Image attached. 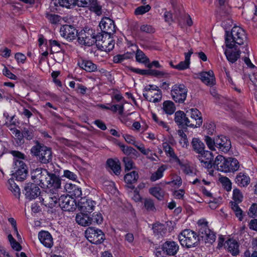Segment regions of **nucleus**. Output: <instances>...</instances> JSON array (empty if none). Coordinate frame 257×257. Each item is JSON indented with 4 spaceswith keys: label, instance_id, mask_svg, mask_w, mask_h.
Instances as JSON below:
<instances>
[{
    "label": "nucleus",
    "instance_id": "nucleus-1",
    "mask_svg": "<svg viewBox=\"0 0 257 257\" xmlns=\"http://www.w3.org/2000/svg\"><path fill=\"white\" fill-rule=\"evenodd\" d=\"M31 178L34 182L41 187H50L53 185H58L60 179L54 174H49L45 170L37 168L31 172Z\"/></svg>",
    "mask_w": 257,
    "mask_h": 257
},
{
    "label": "nucleus",
    "instance_id": "nucleus-2",
    "mask_svg": "<svg viewBox=\"0 0 257 257\" xmlns=\"http://www.w3.org/2000/svg\"><path fill=\"white\" fill-rule=\"evenodd\" d=\"M214 168L225 173L237 171L240 167L238 160L234 158H225L222 155H218L214 161Z\"/></svg>",
    "mask_w": 257,
    "mask_h": 257
},
{
    "label": "nucleus",
    "instance_id": "nucleus-3",
    "mask_svg": "<svg viewBox=\"0 0 257 257\" xmlns=\"http://www.w3.org/2000/svg\"><path fill=\"white\" fill-rule=\"evenodd\" d=\"M246 35L244 30L238 26H234L231 33H226L225 45L226 47L232 49L235 48L236 45H241L246 40Z\"/></svg>",
    "mask_w": 257,
    "mask_h": 257
},
{
    "label": "nucleus",
    "instance_id": "nucleus-4",
    "mask_svg": "<svg viewBox=\"0 0 257 257\" xmlns=\"http://www.w3.org/2000/svg\"><path fill=\"white\" fill-rule=\"evenodd\" d=\"M61 182L58 183V185H53L50 187V189L42 198V202L46 206L52 208L59 204V198L60 197L62 188Z\"/></svg>",
    "mask_w": 257,
    "mask_h": 257
},
{
    "label": "nucleus",
    "instance_id": "nucleus-5",
    "mask_svg": "<svg viewBox=\"0 0 257 257\" xmlns=\"http://www.w3.org/2000/svg\"><path fill=\"white\" fill-rule=\"evenodd\" d=\"M31 152L42 163L47 164L52 160L51 149L38 142L32 148Z\"/></svg>",
    "mask_w": 257,
    "mask_h": 257
},
{
    "label": "nucleus",
    "instance_id": "nucleus-6",
    "mask_svg": "<svg viewBox=\"0 0 257 257\" xmlns=\"http://www.w3.org/2000/svg\"><path fill=\"white\" fill-rule=\"evenodd\" d=\"M178 239L183 246L187 248L198 245L199 241L198 235L190 229H185L178 235Z\"/></svg>",
    "mask_w": 257,
    "mask_h": 257
},
{
    "label": "nucleus",
    "instance_id": "nucleus-7",
    "mask_svg": "<svg viewBox=\"0 0 257 257\" xmlns=\"http://www.w3.org/2000/svg\"><path fill=\"white\" fill-rule=\"evenodd\" d=\"M199 235L206 243L212 244L216 239V235L208 226V222L204 219H201L197 222Z\"/></svg>",
    "mask_w": 257,
    "mask_h": 257
},
{
    "label": "nucleus",
    "instance_id": "nucleus-8",
    "mask_svg": "<svg viewBox=\"0 0 257 257\" xmlns=\"http://www.w3.org/2000/svg\"><path fill=\"white\" fill-rule=\"evenodd\" d=\"M188 90L183 84H176L172 86L171 95L176 103H182L186 99Z\"/></svg>",
    "mask_w": 257,
    "mask_h": 257
},
{
    "label": "nucleus",
    "instance_id": "nucleus-9",
    "mask_svg": "<svg viewBox=\"0 0 257 257\" xmlns=\"http://www.w3.org/2000/svg\"><path fill=\"white\" fill-rule=\"evenodd\" d=\"M143 95L147 100L153 102H158L162 99L161 90L153 85H149L144 88Z\"/></svg>",
    "mask_w": 257,
    "mask_h": 257
},
{
    "label": "nucleus",
    "instance_id": "nucleus-10",
    "mask_svg": "<svg viewBox=\"0 0 257 257\" xmlns=\"http://www.w3.org/2000/svg\"><path fill=\"white\" fill-rule=\"evenodd\" d=\"M85 236L88 240L94 244H100L104 239V234L102 231L93 227H88L85 231Z\"/></svg>",
    "mask_w": 257,
    "mask_h": 257
},
{
    "label": "nucleus",
    "instance_id": "nucleus-11",
    "mask_svg": "<svg viewBox=\"0 0 257 257\" xmlns=\"http://www.w3.org/2000/svg\"><path fill=\"white\" fill-rule=\"evenodd\" d=\"M77 37L78 41L80 44L90 46L95 43L94 33L92 29L81 31Z\"/></svg>",
    "mask_w": 257,
    "mask_h": 257
},
{
    "label": "nucleus",
    "instance_id": "nucleus-12",
    "mask_svg": "<svg viewBox=\"0 0 257 257\" xmlns=\"http://www.w3.org/2000/svg\"><path fill=\"white\" fill-rule=\"evenodd\" d=\"M59 206L64 211H73L76 207L75 200L70 195H60Z\"/></svg>",
    "mask_w": 257,
    "mask_h": 257
},
{
    "label": "nucleus",
    "instance_id": "nucleus-13",
    "mask_svg": "<svg viewBox=\"0 0 257 257\" xmlns=\"http://www.w3.org/2000/svg\"><path fill=\"white\" fill-rule=\"evenodd\" d=\"M187 113L190 115L191 119H189V126L197 127L202 123V118L201 112L196 108H191L187 111Z\"/></svg>",
    "mask_w": 257,
    "mask_h": 257
},
{
    "label": "nucleus",
    "instance_id": "nucleus-14",
    "mask_svg": "<svg viewBox=\"0 0 257 257\" xmlns=\"http://www.w3.org/2000/svg\"><path fill=\"white\" fill-rule=\"evenodd\" d=\"M216 147L219 151L227 153L231 147L230 139L226 136L220 135L216 138Z\"/></svg>",
    "mask_w": 257,
    "mask_h": 257
},
{
    "label": "nucleus",
    "instance_id": "nucleus-15",
    "mask_svg": "<svg viewBox=\"0 0 257 257\" xmlns=\"http://www.w3.org/2000/svg\"><path fill=\"white\" fill-rule=\"evenodd\" d=\"M99 27L103 33L105 35H111L115 31V27L114 22L110 19L103 18L99 23Z\"/></svg>",
    "mask_w": 257,
    "mask_h": 257
},
{
    "label": "nucleus",
    "instance_id": "nucleus-16",
    "mask_svg": "<svg viewBox=\"0 0 257 257\" xmlns=\"http://www.w3.org/2000/svg\"><path fill=\"white\" fill-rule=\"evenodd\" d=\"M96 203L93 200L86 198H81L79 201L78 207L83 213H90L95 207Z\"/></svg>",
    "mask_w": 257,
    "mask_h": 257
},
{
    "label": "nucleus",
    "instance_id": "nucleus-17",
    "mask_svg": "<svg viewBox=\"0 0 257 257\" xmlns=\"http://www.w3.org/2000/svg\"><path fill=\"white\" fill-rule=\"evenodd\" d=\"M197 158L200 161L203 167L208 169L212 167V162L213 160V156L212 153L210 151L204 150L198 154Z\"/></svg>",
    "mask_w": 257,
    "mask_h": 257
},
{
    "label": "nucleus",
    "instance_id": "nucleus-18",
    "mask_svg": "<svg viewBox=\"0 0 257 257\" xmlns=\"http://www.w3.org/2000/svg\"><path fill=\"white\" fill-rule=\"evenodd\" d=\"M179 248L178 244L174 241H167L162 246L163 252L169 255H174L177 253Z\"/></svg>",
    "mask_w": 257,
    "mask_h": 257
},
{
    "label": "nucleus",
    "instance_id": "nucleus-19",
    "mask_svg": "<svg viewBox=\"0 0 257 257\" xmlns=\"http://www.w3.org/2000/svg\"><path fill=\"white\" fill-rule=\"evenodd\" d=\"M199 79L201 81L209 86H212L216 83L215 77L213 71L201 72L199 73Z\"/></svg>",
    "mask_w": 257,
    "mask_h": 257
},
{
    "label": "nucleus",
    "instance_id": "nucleus-20",
    "mask_svg": "<svg viewBox=\"0 0 257 257\" xmlns=\"http://www.w3.org/2000/svg\"><path fill=\"white\" fill-rule=\"evenodd\" d=\"M60 32L63 37L69 41L74 39L77 35L76 29L72 26L68 25L63 26Z\"/></svg>",
    "mask_w": 257,
    "mask_h": 257
},
{
    "label": "nucleus",
    "instance_id": "nucleus-21",
    "mask_svg": "<svg viewBox=\"0 0 257 257\" xmlns=\"http://www.w3.org/2000/svg\"><path fill=\"white\" fill-rule=\"evenodd\" d=\"M26 197L32 200L36 198L40 194V189L36 184H28L25 187Z\"/></svg>",
    "mask_w": 257,
    "mask_h": 257
},
{
    "label": "nucleus",
    "instance_id": "nucleus-22",
    "mask_svg": "<svg viewBox=\"0 0 257 257\" xmlns=\"http://www.w3.org/2000/svg\"><path fill=\"white\" fill-rule=\"evenodd\" d=\"M14 116H13L11 117V123L10 124H8V122H6V125L9 128L10 131L12 132V135L16 139H17L19 142H17L18 144H22L24 143L23 140V135L21 132L16 128L15 127H12L13 125H15L16 123L14 121H13Z\"/></svg>",
    "mask_w": 257,
    "mask_h": 257
},
{
    "label": "nucleus",
    "instance_id": "nucleus-23",
    "mask_svg": "<svg viewBox=\"0 0 257 257\" xmlns=\"http://www.w3.org/2000/svg\"><path fill=\"white\" fill-rule=\"evenodd\" d=\"M114 46V43L113 40L110 38V35H105V38L102 42H98L97 47L102 51H110L113 49Z\"/></svg>",
    "mask_w": 257,
    "mask_h": 257
},
{
    "label": "nucleus",
    "instance_id": "nucleus-24",
    "mask_svg": "<svg viewBox=\"0 0 257 257\" xmlns=\"http://www.w3.org/2000/svg\"><path fill=\"white\" fill-rule=\"evenodd\" d=\"M39 239L41 242L46 247H51L53 245V238L49 232L42 231L39 233Z\"/></svg>",
    "mask_w": 257,
    "mask_h": 257
},
{
    "label": "nucleus",
    "instance_id": "nucleus-25",
    "mask_svg": "<svg viewBox=\"0 0 257 257\" xmlns=\"http://www.w3.org/2000/svg\"><path fill=\"white\" fill-rule=\"evenodd\" d=\"M235 182L239 187H246L250 183V178L246 174L240 172L236 176Z\"/></svg>",
    "mask_w": 257,
    "mask_h": 257
},
{
    "label": "nucleus",
    "instance_id": "nucleus-26",
    "mask_svg": "<svg viewBox=\"0 0 257 257\" xmlns=\"http://www.w3.org/2000/svg\"><path fill=\"white\" fill-rule=\"evenodd\" d=\"M225 247L228 252L233 255H236L239 253V244L238 242L234 240L229 239L225 242Z\"/></svg>",
    "mask_w": 257,
    "mask_h": 257
},
{
    "label": "nucleus",
    "instance_id": "nucleus-27",
    "mask_svg": "<svg viewBox=\"0 0 257 257\" xmlns=\"http://www.w3.org/2000/svg\"><path fill=\"white\" fill-rule=\"evenodd\" d=\"M65 189L71 196L77 198L81 197L82 195L81 189L74 184L67 183L65 185Z\"/></svg>",
    "mask_w": 257,
    "mask_h": 257
},
{
    "label": "nucleus",
    "instance_id": "nucleus-28",
    "mask_svg": "<svg viewBox=\"0 0 257 257\" xmlns=\"http://www.w3.org/2000/svg\"><path fill=\"white\" fill-rule=\"evenodd\" d=\"M138 178V173L135 171H133L130 173H127L124 177V179L125 183L129 185L128 187L132 189L135 188V187L133 185V184L136 183Z\"/></svg>",
    "mask_w": 257,
    "mask_h": 257
},
{
    "label": "nucleus",
    "instance_id": "nucleus-29",
    "mask_svg": "<svg viewBox=\"0 0 257 257\" xmlns=\"http://www.w3.org/2000/svg\"><path fill=\"white\" fill-rule=\"evenodd\" d=\"M175 121L178 125H186L189 126V119L186 116L183 111H178L175 113Z\"/></svg>",
    "mask_w": 257,
    "mask_h": 257
},
{
    "label": "nucleus",
    "instance_id": "nucleus-30",
    "mask_svg": "<svg viewBox=\"0 0 257 257\" xmlns=\"http://www.w3.org/2000/svg\"><path fill=\"white\" fill-rule=\"evenodd\" d=\"M191 144L193 150L197 154H199L205 150V145L199 138H193Z\"/></svg>",
    "mask_w": 257,
    "mask_h": 257
},
{
    "label": "nucleus",
    "instance_id": "nucleus-31",
    "mask_svg": "<svg viewBox=\"0 0 257 257\" xmlns=\"http://www.w3.org/2000/svg\"><path fill=\"white\" fill-rule=\"evenodd\" d=\"M149 193L159 200H163L164 199L165 192L160 187L156 186L150 188Z\"/></svg>",
    "mask_w": 257,
    "mask_h": 257
},
{
    "label": "nucleus",
    "instance_id": "nucleus-32",
    "mask_svg": "<svg viewBox=\"0 0 257 257\" xmlns=\"http://www.w3.org/2000/svg\"><path fill=\"white\" fill-rule=\"evenodd\" d=\"M224 53L227 60L232 63L237 61L239 58L240 54V51L239 50L233 52L232 50H226Z\"/></svg>",
    "mask_w": 257,
    "mask_h": 257
},
{
    "label": "nucleus",
    "instance_id": "nucleus-33",
    "mask_svg": "<svg viewBox=\"0 0 257 257\" xmlns=\"http://www.w3.org/2000/svg\"><path fill=\"white\" fill-rule=\"evenodd\" d=\"M76 221L82 226H88L91 224L90 217L85 213L77 214L76 216Z\"/></svg>",
    "mask_w": 257,
    "mask_h": 257
},
{
    "label": "nucleus",
    "instance_id": "nucleus-34",
    "mask_svg": "<svg viewBox=\"0 0 257 257\" xmlns=\"http://www.w3.org/2000/svg\"><path fill=\"white\" fill-rule=\"evenodd\" d=\"M13 175L18 181H22L26 178L28 174V169H14Z\"/></svg>",
    "mask_w": 257,
    "mask_h": 257
},
{
    "label": "nucleus",
    "instance_id": "nucleus-35",
    "mask_svg": "<svg viewBox=\"0 0 257 257\" xmlns=\"http://www.w3.org/2000/svg\"><path fill=\"white\" fill-rule=\"evenodd\" d=\"M107 165L115 175H119L120 172V166L118 162L109 159L107 161Z\"/></svg>",
    "mask_w": 257,
    "mask_h": 257
},
{
    "label": "nucleus",
    "instance_id": "nucleus-36",
    "mask_svg": "<svg viewBox=\"0 0 257 257\" xmlns=\"http://www.w3.org/2000/svg\"><path fill=\"white\" fill-rule=\"evenodd\" d=\"M8 187L15 196L19 197L20 195V189L13 179H10L8 180Z\"/></svg>",
    "mask_w": 257,
    "mask_h": 257
},
{
    "label": "nucleus",
    "instance_id": "nucleus-37",
    "mask_svg": "<svg viewBox=\"0 0 257 257\" xmlns=\"http://www.w3.org/2000/svg\"><path fill=\"white\" fill-rule=\"evenodd\" d=\"M80 66L88 72L95 71L97 69V66L90 61H83L80 64Z\"/></svg>",
    "mask_w": 257,
    "mask_h": 257
},
{
    "label": "nucleus",
    "instance_id": "nucleus-38",
    "mask_svg": "<svg viewBox=\"0 0 257 257\" xmlns=\"http://www.w3.org/2000/svg\"><path fill=\"white\" fill-rule=\"evenodd\" d=\"M166 168L165 165L160 167L155 172L152 174L150 180L154 182L161 179L163 177L164 172L166 170Z\"/></svg>",
    "mask_w": 257,
    "mask_h": 257
},
{
    "label": "nucleus",
    "instance_id": "nucleus-39",
    "mask_svg": "<svg viewBox=\"0 0 257 257\" xmlns=\"http://www.w3.org/2000/svg\"><path fill=\"white\" fill-rule=\"evenodd\" d=\"M153 230L156 235L162 236L166 233L167 231L165 225L161 223H156L154 224Z\"/></svg>",
    "mask_w": 257,
    "mask_h": 257
},
{
    "label": "nucleus",
    "instance_id": "nucleus-40",
    "mask_svg": "<svg viewBox=\"0 0 257 257\" xmlns=\"http://www.w3.org/2000/svg\"><path fill=\"white\" fill-rule=\"evenodd\" d=\"M163 106L164 111L168 114H173L175 110L174 103L170 100L164 102Z\"/></svg>",
    "mask_w": 257,
    "mask_h": 257
},
{
    "label": "nucleus",
    "instance_id": "nucleus-41",
    "mask_svg": "<svg viewBox=\"0 0 257 257\" xmlns=\"http://www.w3.org/2000/svg\"><path fill=\"white\" fill-rule=\"evenodd\" d=\"M134 54L131 52H127L123 54L115 55L113 58V61L115 63H120L125 59L133 58Z\"/></svg>",
    "mask_w": 257,
    "mask_h": 257
},
{
    "label": "nucleus",
    "instance_id": "nucleus-42",
    "mask_svg": "<svg viewBox=\"0 0 257 257\" xmlns=\"http://www.w3.org/2000/svg\"><path fill=\"white\" fill-rule=\"evenodd\" d=\"M75 0H54V5L67 8H70L74 6Z\"/></svg>",
    "mask_w": 257,
    "mask_h": 257
},
{
    "label": "nucleus",
    "instance_id": "nucleus-43",
    "mask_svg": "<svg viewBox=\"0 0 257 257\" xmlns=\"http://www.w3.org/2000/svg\"><path fill=\"white\" fill-rule=\"evenodd\" d=\"M136 60L140 63L147 64L149 62V59L146 56L144 52L138 50L136 54Z\"/></svg>",
    "mask_w": 257,
    "mask_h": 257
},
{
    "label": "nucleus",
    "instance_id": "nucleus-44",
    "mask_svg": "<svg viewBox=\"0 0 257 257\" xmlns=\"http://www.w3.org/2000/svg\"><path fill=\"white\" fill-rule=\"evenodd\" d=\"M231 208L235 213L236 216L238 218L240 221L243 219L242 211L239 207L238 203L231 202Z\"/></svg>",
    "mask_w": 257,
    "mask_h": 257
},
{
    "label": "nucleus",
    "instance_id": "nucleus-45",
    "mask_svg": "<svg viewBox=\"0 0 257 257\" xmlns=\"http://www.w3.org/2000/svg\"><path fill=\"white\" fill-rule=\"evenodd\" d=\"M205 142L210 150H216V138L213 140L211 137L206 136L205 137Z\"/></svg>",
    "mask_w": 257,
    "mask_h": 257
},
{
    "label": "nucleus",
    "instance_id": "nucleus-46",
    "mask_svg": "<svg viewBox=\"0 0 257 257\" xmlns=\"http://www.w3.org/2000/svg\"><path fill=\"white\" fill-rule=\"evenodd\" d=\"M91 224H101L103 221L102 215L100 213H94L91 218L90 217Z\"/></svg>",
    "mask_w": 257,
    "mask_h": 257
},
{
    "label": "nucleus",
    "instance_id": "nucleus-47",
    "mask_svg": "<svg viewBox=\"0 0 257 257\" xmlns=\"http://www.w3.org/2000/svg\"><path fill=\"white\" fill-rule=\"evenodd\" d=\"M165 152L167 154V156L171 157L172 159H173L176 162L180 164V160L178 158V157L177 156V155L175 154L174 150L173 148L170 147L167 149H165L164 150Z\"/></svg>",
    "mask_w": 257,
    "mask_h": 257
},
{
    "label": "nucleus",
    "instance_id": "nucleus-48",
    "mask_svg": "<svg viewBox=\"0 0 257 257\" xmlns=\"http://www.w3.org/2000/svg\"><path fill=\"white\" fill-rule=\"evenodd\" d=\"M144 206L145 208L150 211H154L156 210L153 200L150 198H146L144 200Z\"/></svg>",
    "mask_w": 257,
    "mask_h": 257
},
{
    "label": "nucleus",
    "instance_id": "nucleus-49",
    "mask_svg": "<svg viewBox=\"0 0 257 257\" xmlns=\"http://www.w3.org/2000/svg\"><path fill=\"white\" fill-rule=\"evenodd\" d=\"M243 196L240 191L237 188L233 189V199L234 202L236 203H240L242 200Z\"/></svg>",
    "mask_w": 257,
    "mask_h": 257
},
{
    "label": "nucleus",
    "instance_id": "nucleus-50",
    "mask_svg": "<svg viewBox=\"0 0 257 257\" xmlns=\"http://www.w3.org/2000/svg\"><path fill=\"white\" fill-rule=\"evenodd\" d=\"M151 9V7L149 5L146 6H142L138 7L136 10L135 13L136 15H141L145 14L149 12Z\"/></svg>",
    "mask_w": 257,
    "mask_h": 257
},
{
    "label": "nucleus",
    "instance_id": "nucleus-51",
    "mask_svg": "<svg viewBox=\"0 0 257 257\" xmlns=\"http://www.w3.org/2000/svg\"><path fill=\"white\" fill-rule=\"evenodd\" d=\"M123 162L125 166V171H128L134 167V163L133 160L129 157H124Z\"/></svg>",
    "mask_w": 257,
    "mask_h": 257
},
{
    "label": "nucleus",
    "instance_id": "nucleus-52",
    "mask_svg": "<svg viewBox=\"0 0 257 257\" xmlns=\"http://www.w3.org/2000/svg\"><path fill=\"white\" fill-rule=\"evenodd\" d=\"M220 182L222 184L224 188L227 191H230L231 190V182L230 180L226 177H222L220 178Z\"/></svg>",
    "mask_w": 257,
    "mask_h": 257
},
{
    "label": "nucleus",
    "instance_id": "nucleus-53",
    "mask_svg": "<svg viewBox=\"0 0 257 257\" xmlns=\"http://www.w3.org/2000/svg\"><path fill=\"white\" fill-rule=\"evenodd\" d=\"M119 146L123 153L126 155H130L137 153L136 151L131 147L125 146L121 144H119Z\"/></svg>",
    "mask_w": 257,
    "mask_h": 257
},
{
    "label": "nucleus",
    "instance_id": "nucleus-54",
    "mask_svg": "<svg viewBox=\"0 0 257 257\" xmlns=\"http://www.w3.org/2000/svg\"><path fill=\"white\" fill-rule=\"evenodd\" d=\"M109 108V110L113 112H116L118 111L119 114L121 115L123 112V104L112 105Z\"/></svg>",
    "mask_w": 257,
    "mask_h": 257
},
{
    "label": "nucleus",
    "instance_id": "nucleus-55",
    "mask_svg": "<svg viewBox=\"0 0 257 257\" xmlns=\"http://www.w3.org/2000/svg\"><path fill=\"white\" fill-rule=\"evenodd\" d=\"M205 130L209 135H213L215 132V125L212 122H207L204 124Z\"/></svg>",
    "mask_w": 257,
    "mask_h": 257
},
{
    "label": "nucleus",
    "instance_id": "nucleus-56",
    "mask_svg": "<svg viewBox=\"0 0 257 257\" xmlns=\"http://www.w3.org/2000/svg\"><path fill=\"white\" fill-rule=\"evenodd\" d=\"M190 63L186 61L180 62L178 65L173 66V68L178 70H184L189 68Z\"/></svg>",
    "mask_w": 257,
    "mask_h": 257
},
{
    "label": "nucleus",
    "instance_id": "nucleus-57",
    "mask_svg": "<svg viewBox=\"0 0 257 257\" xmlns=\"http://www.w3.org/2000/svg\"><path fill=\"white\" fill-rule=\"evenodd\" d=\"M46 17L52 24H56L60 21V17L57 15L47 13Z\"/></svg>",
    "mask_w": 257,
    "mask_h": 257
},
{
    "label": "nucleus",
    "instance_id": "nucleus-58",
    "mask_svg": "<svg viewBox=\"0 0 257 257\" xmlns=\"http://www.w3.org/2000/svg\"><path fill=\"white\" fill-rule=\"evenodd\" d=\"M14 169H23V168L25 169H27L26 165L22 160L15 159L14 161Z\"/></svg>",
    "mask_w": 257,
    "mask_h": 257
},
{
    "label": "nucleus",
    "instance_id": "nucleus-59",
    "mask_svg": "<svg viewBox=\"0 0 257 257\" xmlns=\"http://www.w3.org/2000/svg\"><path fill=\"white\" fill-rule=\"evenodd\" d=\"M22 134L23 138H25L28 140H31L33 138V133L31 129L24 128Z\"/></svg>",
    "mask_w": 257,
    "mask_h": 257
},
{
    "label": "nucleus",
    "instance_id": "nucleus-60",
    "mask_svg": "<svg viewBox=\"0 0 257 257\" xmlns=\"http://www.w3.org/2000/svg\"><path fill=\"white\" fill-rule=\"evenodd\" d=\"M63 176L72 180H75L77 179L76 175L69 170H64Z\"/></svg>",
    "mask_w": 257,
    "mask_h": 257
},
{
    "label": "nucleus",
    "instance_id": "nucleus-61",
    "mask_svg": "<svg viewBox=\"0 0 257 257\" xmlns=\"http://www.w3.org/2000/svg\"><path fill=\"white\" fill-rule=\"evenodd\" d=\"M140 30L142 32L147 33H153L155 32L154 29L150 25H144L140 28Z\"/></svg>",
    "mask_w": 257,
    "mask_h": 257
},
{
    "label": "nucleus",
    "instance_id": "nucleus-62",
    "mask_svg": "<svg viewBox=\"0 0 257 257\" xmlns=\"http://www.w3.org/2000/svg\"><path fill=\"white\" fill-rule=\"evenodd\" d=\"M74 6L79 7H86L89 4L90 0H75Z\"/></svg>",
    "mask_w": 257,
    "mask_h": 257
},
{
    "label": "nucleus",
    "instance_id": "nucleus-63",
    "mask_svg": "<svg viewBox=\"0 0 257 257\" xmlns=\"http://www.w3.org/2000/svg\"><path fill=\"white\" fill-rule=\"evenodd\" d=\"M94 38L95 39V43H96V45L97 46L98 42L101 43L103 42V40H104V38H105V35L104 36V34L102 32L98 33L96 35L94 34Z\"/></svg>",
    "mask_w": 257,
    "mask_h": 257
},
{
    "label": "nucleus",
    "instance_id": "nucleus-64",
    "mask_svg": "<svg viewBox=\"0 0 257 257\" xmlns=\"http://www.w3.org/2000/svg\"><path fill=\"white\" fill-rule=\"evenodd\" d=\"M3 74L7 76V77L16 80L17 79V76L13 74L6 67L3 70Z\"/></svg>",
    "mask_w": 257,
    "mask_h": 257
}]
</instances>
